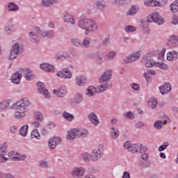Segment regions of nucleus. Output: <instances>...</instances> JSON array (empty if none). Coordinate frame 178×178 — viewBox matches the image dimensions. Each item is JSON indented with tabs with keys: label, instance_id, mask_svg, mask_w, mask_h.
Listing matches in <instances>:
<instances>
[{
	"label": "nucleus",
	"instance_id": "1",
	"mask_svg": "<svg viewBox=\"0 0 178 178\" xmlns=\"http://www.w3.org/2000/svg\"><path fill=\"white\" fill-rule=\"evenodd\" d=\"M77 26L79 29L84 31L85 35H88L90 33H94L98 30L97 21L91 18H83L78 20Z\"/></svg>",
	"mask_w": 178,
	"mask_h": 178
},
{
	"label": "nucleus",
	"instance_id": "2",
	"mask_svg": "<svg viewBox=\"0 0 178 178\" xmlns=\"http://www.w3.org/2000/svg\"><path fill=\"white\" fill-rule=\"evenodd\" d=\"M88 136V131L87 129H79V128L71 129L67 133V140H74L76 137L78 138H86Z\"/></svg>",
	"mask_w": 178,
	"mask_h": 178
},
{
	"label": "nucleus",
	"instance_id": "3",
	"mask_svg": "<svg viewBox=\"0 0 178 178\" xmlns=\"http://www.w3.org/2000/svg\"><path fill=\"white\" fill-rule=\"evenodd\" d=\"M148 23H156L159 26L165 23V19L158 13H153L147 17Z\"/></svg>",
	"mask_w": 178,
	"mask_h": 178
},
{
	"label": "nucleus",
	"instance_id": "4",
	"mask_svg": "<svg viewBox=\"0 0 178 178\" xmlns=\"http://www.w3.org/2000/svg\"><path fill=\"white\" fill-rule=\"evenodd\" d=\"M22 49L20 47V44L19 43L15 42L12 45V49L10 51V55H9V60H13V59H16L17 56H19V53L22 52Z\"/></svg>",
	"mask_w": 178,
	"mask_h": 178
},
{
	"label": "nucleus",
	"instance_id": "5",
	"mask_svg": "<svg viewBox=\"0 0 178 178\" xmlns=\"http://www.w3.org/2000/svg\"><path fill=\"white\" fill-rule=\"evenodd\" d=\"M104 155V146L102 145H99L98 149L92 150L91 156V161L96 162L98 159H101Z\"/></svg>",
	"mask_w": 178,
	"mask_h": 178
},
{
	"label": "nucleus",
	"instance_id": "6",
	"mask_svg": "<svg viewBox=\"0 0 178 178\" xmlns=\"http://www.w3.org/2000/svg\"><path fill=\"white\" fill-rule=\"evenodd\" d=\"M71 176L72 178H84V176H86V168L83 167H74L71 170Z\"/></svg>",
	"mask_w": 178,
	"mask_h": 178
},
{
	"label": "nucleus",
	"instance_id": "7",
	"mask_svg": "<svg viewBox=\"0 0 178 178\" xmlns=\"http://www.w3.org/2000/svg\"><path fill=\"white\" fill-rule=\"evenodd\" d=\"M140 56H141L140 51L134 52L123 59L122 65H129V63H133V62L138 60L140 59Z\"/></svg>",
	"mask_w": 178,
	"mask_h": 178
},
{
	"label": "nucleus",
	"instance_id": "8",
	"mask_svg": "<svg viewBox=\"0 0 178 178\" xmlns=\"http://www.w3.org/2000/svg\"><path fill=\"white\" fill-rule=\"evenodd\" d=\"M31 105V102L27 98H24L18 101L15 104V108L19 111H26L29 106Z\"/></svg>",
	"mask_w": 178,
	"mask_h": 178
},
{
	"label": "nucleus",
	"instance_id": "9",
	"mask_svg": "<svg viewBox=\"0 0 178 178\" xmlns=\"http://www.w3.org/2000/svg\"><path fill=\"white\" fill-rule=\"evenodd\" d=\"M57 77H60V79H72V71L68 68H64L56 72Z\"/></svg>",
	"mask_w": 178,
	"mask_h": 178
},
{
	"label": "nucleus",
	"instance_id": "10",
	"mask_svg": "<svg viewBox=\"0 0 178 178\" xmlns=\"http://www.w3.org/2000/svg\"><path fill=\"white\" fill-rule=\"evenodd\" d=\"M40 31L38 28H34L29 33V41L37 44L38 42V35H40Z\"/></svg>",
	"mask_w": 178,
	"mask_h": 178
},
{
	"label": "nucleus",
	"instance_id": "11",
	"mask_svg": "<svg viewBox=\"0 0 178 178\" xmlns=\"http://www.w3.org/2000/svg\"><path fill=\"white\" fill-rule=\"evenodd\" d=\"M21 73L24 74V77H25L26 80L30 81L31 80H34L35 79V75L33 74V71L29 68H22L20 69Z\"/></svg>",
	"mask_w": 178,
	"mask_h": 178
},
{
	"label": "nucleus",
	"instance_id": "12",
	"mask_svg": "<svg viewBox=\"0 0 178 178\" xmlns=\"http://www.w3.org/2000/svg\"><path fill=\"white\" fill-rule=\"evenodd\" d=\"M112 79V70H106L99 79V83H109V80Z\"/></svg>",
	"mask_w": 178,
	"mask_h": 178
},
{
	"label": "nucleus",
	"instance_id": "13",
	"mask_svg": "<svg viewBox=\"0 0 178 178\" xmlns=\"http://www.w3.org/2000/svg\"><path fill=\"white\" fill-rule=\"evenodd\" d=\"M53 94L56 95V97H58V98H63L64 97H66V94H67V88L66 86H61L58 90L54 89L53 90Z\"/></svg>",
	"mask_w": 178,
	"mask_h": 178
},
{
	"label": "nucleus",
	"instance_id": "14",
	"mask_svg": "<svg viewBox=\"0 0 178 178\" xmlns=\"http://www.w3.org/2000/svg\"><path fill=\"white\" fill-rule=\"evenodd\" d=\"M8 156L11 161H24L26 156L24 154H20L17 152H10Z\"/></svg>",
	"mask_w": 178,
	"mask_h": 178
},
{
	"label": "nucleus",
	"instance_id": "15",
	"mask_svg": "<svg viewBox=\"0 0 178 178\" xmlns=\"http://www.w3.org/2000/svg\"><path fill=\"white\" fill-rule=\"evenodd\" d=\"M60 143H62V139L60 137H52L49 139L48 141L49 148H50V149H55L56 145L60 144Z\"/></svg>",
	"mask_w": 178,
	"mask_h": 178
},
{
	"label": "nucleus",
	"instance_id": "16",
	"mask_svg": "<svg viewBox=\"0 0 178 178\" xmlns=\"http://www.w3.org/2000/svg\"><path fill=\"white\" fill-rule=\"evenodd\" d=\"M38 92L42 95H44L45 98H50L51 95L48 92V90L45 89V85L42 82L38 83Z\"/></svg>",
	"mask_w": 178,
	"mask_h": 178
},
{
	"label": "nucleus",
	"instance_id": "17",
	"mask_svg": "<svg viewBox=\"0 0 178 178\" xmlns=\"http://www.w3.org/2000/svg\"><path fill=\"white\" fill-rule=\"evenodd\" d=\"M166 123H170V120H169V117L164 115L163 121H156L154 124V127L157 130H160V129H162V127H163V125L166 124Z\"/></svg>",
	"mask_w": 178,
	"mask_h": 178
},
{
	"label": "nucleus",
	"instance_id": "18",
	"mask_svg": "<svg viewBox=\"0 0 178 178\" xmlns=\"http://www.w3.org/2000/svg\"><path fill=\"white\" fill-rule=\"evenodd\" d=\"M63 22L65 23H70V24H72V26L76 24V19H74V16L69 13H65L63 14Z\"/></svg>",
	"mask_w": 178,
	"mask_h": 178
},
{
	"label": "nucleus",
	"instance_id": "19",
	"mask_svg": "<svg viewBox=\"0 0 178 178\" xmlns=\"http://www.w3.org/2000/svg\"><path fill=\"white\" fill-rule=\"evenodd\" d=\"M89 122H90L91 124L93 126H98L99 124V118H98V115L97 113L94 112H91L88 116Z\"/></svg>",
	"mask_w": 178,
	"mask_h": 178
},
{
	"label": "nucleus",
	"instance_id": "20",
	"mask_svg": "<svg viewBox=\"0 0 178 178\" xmlns=\"http://www.w3.org/2000/svg\"><path fill=\"white\" fill-rule=\"evenodd\" d=\"M70 54L65 51H58L55 54L56 60H65V59H70Z\"/></svg>",
	"mask_w": 178,
	"mask_h": 178
},
{
	"label": "nucleus",
	"instance_id": "21",
	"mask_svg": "<svg viewBox=\"0 0 178 178\" xmlns=\"http://www.w3.org/2000/svg\"><path fill=\"white\" fill-rule=\"evenodd\" d=\"M159 91L162 95H165V94L172 91V86L169 83H165L159 87Z\"/></svg>",
	"mask_w": 178,
	"mask_h": 178
},
{
	"label": "nucleus",
	"instance_id": "22",
	"mask_svg": "<svg viewBox=\"0 0 178 178\" xmlns=\"http://www.w3.org/2000/svg\"><path fill=\"white\" fill-rule=\"evenodd\" d=\"M169 47L171 48H176L178 47V37L177 35H172L168 38V42Z\"/></svg>",
	"mask_w": 178,
	"mask_h": 178
},
{
	"label": "nucleus",
	"instance_id": "23",
	"mask_svg": "<svg viewBox=\"0 0 178 178\" xmlns=\"http://www.w3.org/2000/svg\"><path fill=\"white\" fill-rule=\"evenodd\" d=\"M75 83L79 87H83L87 84V78L83 75H79L76 77Z\"/></svg>",
	"mask_w": 178,
	"mask_h": 178
},
{
	"label": "nucleus",
	"instance_id": "24",
	"mask_svg": "<svg viewBox=\"0 0 178 178\" xmlns=\"http://www.w3.org/2000/svg\"><path fill=\"white\" fill-rule=\"evenodd\" d=\"M178 58V52L176 50H172L167 53V60L170 62H173V60H176Z\"/></svg>",
	"mask_w": 178,
	"mask_h": 178
},
{
	"label": "nucleus",
	"instance_id": "25",
	"mask_svg": "<svg viewBox=\"0 0 178 178\" xmlns=\"http://www.w3.org/2000/svg\"><path fill=\"white\" fill-rule=\"evenodd\" d=\"M40 69H42V70H44V72H55V67H54V65L51 64H48L47 63L40 64Z\"/></svg>",
	"mask_w": 178,
	"mask_h": 178
},
{
	"label": "nucleus",
	"instance_id": "26",
	"mask_svg": "<svg viewBox=\"0 0 178 178\" xmlns=\"http://www.w3.org/2000/svg\"><path fill=\"white\" fill-rule=\"evenodd\" d=\"M22 75L20 72H15L12 75L11 81L14 84H20Z\"/></svg>",
	"mask_w": 178,
	"mask_h": 178
},
{
	"label": "nucleus",
	"instance_id": "27",
	"mask_svg": "<svg viewBox=\"0 0 178 178\" xmlns=\"http://www.w3.org/2000/svg\"><path fill=\"white\" fill-rule=\"evenodd\" d=\"M111 87V84L109 83H101V85H99L97 88V92H99V94H101L102 92H104V91H106L108 88Z\"/></svg>",
	"mask_w": 178,
	"mask_h": 178
},
{
	"label": "nucleus",
	"instance_id": "28",
	"mask_svg": "<svg viewBox=\"0 0 178 178\" xmlns=\"http://www.w3.org/2000/svg\"><path fill=\"white\" fill-rule=\"evenodd\" d=\"M155 63H156V61L154 60V58L148 56H146L145 59V66L146 67H155Z\"/></svg>",
	"mask_w": 178,
	"mask_h": 178
},
{
	"label": "nucleus",
	"instance_id": "29",
	"mask_svg": "<svg viewBox=\"0 0 178 178\" xmlns=\"http://www.w3.org/2000/svg\"><path fill=\"white\" fill-rule=\"evenodd\" d=\"M110 134L113 140H116L117 138H118L120 132L119 131V129L112 127L111 128Z\"/></svg>",
	"mask_w": 178,
	"mask_h": 178
},
{
	"label": "nucleus",
	"instance_id": "30",
	"mask_svg": "<svg viewBox=\"0 0 178 178\" xmlns=\"http://www.w3.org/2000/svg\"><path fill=\"white\" fill-rule=\"evenodd\" d=\"M97 92V88L93 86H89L86 90L87 97H94Z\"/></svg>",
	"mask_w": 178,
	"mask_h": 178
},
{
	"label": "nucleus",
	"instance_id": "31",
	"mask_svg": "<svg viewBox=\"0 0 178 178\" xmlns=\"http://www.w3.org/2000/svg\"><path fill=\"white\" fill-rule=\"evenodd\" d=\"M73 104L80 105L83 102V95L81 93H76L72 99Z\"/></svg>",
	"mask_w": 178,
	"mask_h": 178
},
{
	"label": "nucleus",
	"instance_id": "32",
	"mask_svg": "<svg viewBox=\"0 0 178 178\" xmlns=\"http://www.w3.org/2000/svg\"><path fill=\"white\" fill-rule=\"evenodd\" d=\"M41 35L43 38H52L55 37L54 31H44L41 32Z\"/></svg>",
	"mask_w": 178,
	"mask_h": 178
},
{
	"label": "nucleus",
	"instance_id": "33",
	"mask_svg": "<svg viewBox=\"0 0 178 178\" xmlns=\"http://www.w3.org/2000/svg\"><path fill=\"white\" fill-rule=\"evenodd\" d=\"M26 112L27 111L17 109L15 113L16 119H23V118H25Z\"/></svg>",
	"mask_w": 178,
	"mask_h": 178
},
{
	"label": "nucleus",
	"instance_id": "34",
	"mask_svg": "<svg viewBox=\"0 0 178 178\" xmlns=\"http://www.w3.org/2000/svg\"><path fill=\"white\" fill-rule=\"evenodd\" d=\"M144 5L145 6H147L148 8H151L152 6H159V3L157 1L155 0H147L145 1Z\"/></svg>",
	"mask_w": 178,
	"mask_h": 178
},
{
	"label": "nucleus",
	"instance_id": "35",
	"mask_svg": "<svg viewBox=\"0 0 178 178\" xmlns=\"http://www.w3.org/2000/svg\"><path fill=\"white\" fill-rule=\"evenodd\" d=\"M31 138H35V140H41V135L40 134V132H38V129H34L31 132Z\"/></svg>",
	"mask_w": 178,
	"mask_h": 178
},
{
	"label": "nucleus",
	"instance_id": "36",
	"mask_svg": "<svg viewBox=\"0 0 178 178\" xmlns=\"http://www.w3.org/2000/svg\"><path fill=\"white\" fill-rule=\"evenodd\" d=\"M138 12V6H132L129 10L127 11V16H134Z\"/></svg>",
	"mask_w": 178,
	"mask_h": 178
},
{
	"label": "nucleus",
	"instance_id": "37",
	"mask_svg": "<svg viewBox=\"0 0 178 178\" xmlns=\"http://www.w3.org/2000/svg\"><path fill=\"white\" fill-rule=\"evenodd\" d=\"M96 6L99 10H104L106 8V3L104 0H99L96 2Z\"/></svg>",
	"mask_w": 178,
	"mask_h": 178
},
{
	"label": "nucleus",
	"instance_id": "38",
	"mask_svg": "<svg viewBox=\"0 0 178 178\" xmlns=\"http://www.w3.org/2000/svg\"><path fill=\"white\" fill-rule=\"evenodd\" d=\"M147 104L151 109H155L158 105V101L155 98H151L148 100Z\"/></svg>",
	"mask_w": 178,
	"mask_h": 178
},
{
	"label": "nucleus",
	"instance_id": "39",
	"mask_svg": "<svg viewBox=\"0 0 178 178\" xmlns=\"http://www.w3.org/2000/svg\"><path fill=\"white\" fill-rule=\"evenodd\" d=\"M151 74L152 76H155L156 72L152 70H149L144 74V76L145 77L146 81L147 83H149L151 81Z\"/></svg>",
	"mask_w": 178,
	"mask_h": 178
},
{
	"label": "nucleus",
	"instance_id": "40",
	"mask_svg": "<svg viewBox=\"0 0 178 178\" xmlns=\"http://www.w3.org/2000/svg\"><path fill=\"white\" fill-rule=\"evenodd\" d=\"M140 147H141V144H132L131 145V149H129V152H131L132 154L139 152Z\"/></svg>",
	"mask_w": 178,
	"mask_h": 178
},
{
	"label": "nucleus",
	"instance_id": "41",
	"mask_svg": "<svg viewBox=\"0 0 178 178\" xmlns=\"http://www.w3.org/2000/svg\"><path fill=\"white\" fill-rule=\"evenodd\" d=\"M90 44H91V39L88 37H86L82 41L81 47L82 48H90Z\"/></svg>",
	"mask_w": 178,
	"mask_h": 178
},
{
	"label": "nucleus",
	"instance_id": "42",
	"mask_svg": "<svg viewBox=\"0 0 178 178\" xmlns=\"http://www.w3.org/2000/svg\"><path fill=\"white\" fill-rule=\"evenodd\" d=\"M8 154V145L6 144L0 145V156H5Z\"/></svg>",
	"mask_w": 178,
	"mask_h": 178
},
{
	"label": "nucleus",
	"instance_id": "43",
	"mask_svg": "<svg viewBox=\"0 0 178 178\" xmlns=\"http://www.w3.org/2000/svg\"><path fill=\"white\" fill-rule=\"evenodd\" d=\"M8 8L10 12H17V10H19V6L13 2L9 3Z\"/></svg>",
	"mask_w": 178,
	"mask_h": 178
},
{
	"label": "nucleus",
	"instance_id": "44",
	"mask_svg": "<svg viewBox=\"0 0 178 178\" xmlns=\"http://www.w3.org/2000/svg\"><path fill=\"white\" fill-rule=\"evenodd\" d=\"M27 130H29V125H24L19 129V134L22 137H26L27 136Z\"/></svg>",
	"mask_w": 178,
	"mask_h": 178
},
{
	"label": "nucleus",
	"instance_id": "45",
	"mask_svg": "<svg viewBox=\"0 0 178 178\" xmlns=\"http://www.w3.org/2000/svg\"><path fill=\"white\" fill-rule=\"evenodd\" d=\"M9 106V102L4 101L0 103V112H5Z\"/></svg>",
	"mask_w": 178,
	"mask_h": 178
},
{
	"label": "nucleus",
	"instance_id": "46",
	"mask_svg": "<svg viewBox=\"0 0 178 178\" xmlns=\"http://www.w3.org/2000/svg\"><path fill=\"white\" fill-rule=\"evenodd\" d=\"M155 67H159L161 70H168V65L165 64L164 63H159L156 62L154 63Z\"/></svg>",
	"mask_w": 178,
	"mask_h": 178
},
{
	"label": "nucleus",
	"instance_id": "47",
	"mask_svg": "<svg viewBox=\"0 0 178 178\" xmlns=\"http://www.w3.org/2000/svg\"><path fill=\"white\" fill-rule=\"evenodd\" d=\"M170 10L172 13L178 12V1H174L170 6Z\"/></svg>",
	"mask_w": 178,
	"mask_h": 178
},
{
	"label": "nucleus",
	"instance_id": "48",
	"mask_svg": "<svg viewBox=\"0 0 178 178\" xmlns=\"http://www.w3.org/2000/svg\"><path fill=\"white\" fill-rule=\"evenodd\" d=\"M63 116L65 120H67L68 122H72L73 119H74V115L67 113V112H64L63 114Z\"/></svg>",
	"mask_w": 178,
	"mask_h": 178
},
{
	"label": "nucleus",
	"instance_id": "49",
	"mask_svg": "<svg viewBox=\"0 0 178 178\" xmlns=\"http://www.w3.org/2000/svg\"><path fill=\"white\" fill-rule=\"evenodd\" d=\"M34 119L35 120H38L39 122H42V120H44V115H42V113L36 111L34 113Z\"/></svg>",
	"mask_w": 178,
	"mask_h": 178
},
{
	"label": "nucleus",
	"instance_id": "50",
	"mask_svg": "<svg viewBox=\"0 0 178 178\" xmlns=\"http://www.w3.org/2000/svg\"><path fill=\"white\" fill-rule=\"evenodd\" d=\"M41 3L44 8H51L52 6V0H42Z\"/></svg>",
	"mask_w": 178,
	"mask_h": 178
},
{
	"label": "nucleus",
	"instance_id": "51",
	"mask_svg": "<svg viewBox=\"0 0 178 178\" xmlns=\"http://www.w3.org/2000/svg\"><path fill=\"white\" fill-rule=\"evenodd\" d=\"M117 53L115 51H111L106 54V58L108 60H113L116 56Z\"/></svg>",
	"mask_w": 178,
	"mask_h": 178
},
{
	"label": "nucleus",
	"instance_id": "52",
	"mask_svg": "<svg viewBox=\"0 0 178 178\" xmlns=\"http://www.w3.org/2000/svg\"><path fill=\"white\" fill-rule=\"evenodd\" d=\"M71 42L72 45H74V47H81V41H80V39L78 38H72Z\"/></svg>",
	"mask_w": 178,
	"mask_h": 178
},
{
	"label": "nucleus",
	"instance_id": "53",
	"mask_svg": "<svg viewBox=\"0 0 178 178\" xmlns=\"http://www.w3.org/2000/svg\"><path fill=\"white\" fill-rule=\"evenodd\" d=\"M136 30H137L136 27L131 25H129L124 27V31H126V33H134Z\"/></svg>",
	"mask_w": 178,
	"mask_h": 178
},
{
	"label": "nucleus",
	"instance_id": "54",
	"mask_svg": "<svg viewBox=\"0 0 178 178\" xmlns=\"http://www.w3.org/2000/svg\"><path fill=\"white\" fill-rule=\"evenodd\" d=\"M81 159H83V161H88L89 159H91V154L88 152H83L81 154Z\"/></svg>",
	"mask_w": 178,
	"mask_h": 178
},
{
	"label": "nucleus",
	"instance_id": "55",
	"mask_svg": "<svg viewBox=\"0 0 178 178\" xmlns=\"http://www.w3.org/2000/svg\"><path fill=\"white\" fill-rule=\"evenodd\" d=\"M168 147H169V143L168 142H164L163 145H161L159 148H158V151L159 152H162V151H165V149H166V148H168Z\"/></svg>",
	"mask_w": 178,
	"mask_h": 178
},
{
	"label": "nucleus",
	"instance_id": "56",
	"mask_svg": "<svg viewBox=\"0 0 178 178\" xmlns=\"http://www.w3.org/2000/svg\"><path fill=\"white\" fill-rule=\"evenodd\" d=\"M39 165L42 168V169H47L48 168V162L43 160L39 162Z\"/></svg>",
	"mask_w": 178,
	"mask_h": 178
},
{
	"label": "nucleus",
	"instance_id": "57",
	"mask_svg": "<svg viewBox=\"0 0 178 178\" xmlns=\"http://www.w3.org/2000/svg\"><path fill=\"white\" fill-rule=\"evenodd\" d=\"M131 88H133L134 91H140V84L133 83L131 84Z\"/></svg>",
	"mask_w": 178,
	"mask_h": 178
},
{
	"label": "nucleus",
	"instance_id": "58",
	"mask_svg": "<svg viewBox=\"0 0 178 178\" xmlns=\"http://www.w3.org/2000/svg\"><path fill=\"white\" fill-rule=\"evenodd\" d=\"M131 143L127 141L124 144V149H127L129 152L130 151V149L131 148Z\"/></svg>",
	"mask_w": 178,
	"mask_h": 178
},
{
	"label": "nucleus",
	"instance_id": "59",
	"mask_svg": "<svg viewBox=\"0 0 178 178\" xmlns=\"http://www.w3.org/2000/svg\"><path fill=\"white\" fill-rule=\"evenodd\" d=\"M124 117L127 119H134V114L131 113V111H129L128 113L124 114Z\"/></svg>",
	"mask_w": 178,
	"mask_h": 178
},
{
	"label": "nucleus",
	"instance_id": "60",
	"mask_svg": "<svg viewBox=\"0 0 178 178\" xmlns=\"http://www.w3.org/2000/svg\"><path fill=\"white\" fill-rule=\"evenodd\" d=\"M95 60L97 63L101 65V63H102V62L104 61V58L100 55H98L95 57Z\"/></svg>",
	"mask_w": 178,
	"mask_h": 178
},
{
	"label": "nucleus",
	"instance_id": "61",
	"mask_svg": "<svg viewBox=\"0 0 178 178\" xmlns=\"http://www.w3.org/2000/svg\"><path fill=\"white\" fill-rule=\"evenodd\" d=\"M135 126L137 129H143V127L145 126V124H144L143 122H138L136 124Z\"/></svg>",
	"mask_w": 178,
	"mask_h": 178
},
{
	"label": "nucleus",
	"instance_id": "62",
	"mask_svg": "<svg viewBox=\"0 0 178 178\" xmlns=\"http://www.w3.org/2000/svg\"><path fill=\"white\" fill-rule=\"evenodd\" d=\"M148 151V147L140 145L139 152H147Z\"/></svg>",
	"mask_w": 178,
	"mask_h": 178
},
{
	"label": "nucleus",
	"instance_id": "63",
	"mask_svg": "<svg viewBox=\"0 0 178 178\" xmlns=\"http://www.w3.org/2000/svg\"><path fill=\"white\" fill-rule=\"evenodd\" d=\"M140 159H141L143 161H148V159H149L148 154H147V153L143 154L140 156Z\"/></svg>",
	"mask_w": 178,
	"mask_h": 178
},
{
	"label": "nucleus",
	"instance_id": "64",
	"mask_svg": "<svg viewBox=\"0 0 178 178\" xmlns=\"http://www.w3.org/2000/svg\"><path fill=\"white\" fill-rule=\"evenodd\" d=\"M172 24L176 25L178 24V17L174 15L172 17Z\"/></svg>",
	"mask_w": 178,
	"mask_h": 178
}]
</instances>
